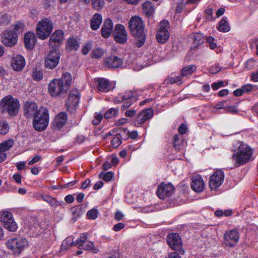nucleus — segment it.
I'll return each instance as SVG.
<instances>
[{
  "label": "nucleus",
  "instance_id": "obj_1",
  "mask_svg": "<svg viewBox=\"0 0 258 258\" xmlns=\"http://www.w3.org/2000/svg\"><path fill=\"white\" fill-rule=\"evenodd\" d=\"M71 75L65 72L59 79L52 80L48 86V92L54 97H60L66 95L69 91L72 84Z\"/></svg>",
  "mask_w": 258,
  "mask_h": 258
},
{
  "label": "nucleus",
  "instance_id": "obj_2",
  "mask_svg": "<svg viewBox=\"0 0 258 258\" xmlns=\"http://www.w3.org/2000/svg\"><path fill=\"white\" fill-rule=\"evenodd\" d=\"M128 28L132 35L136 39L137 46L138 47H142L146 38L145 26L142 19L138 16L132 17L128 22Z\"/></svg>",
  "mask_w": 258,
  "mask_h": 258
},
{
  "label": "nucleus",
  "instance_id": "obj_3",
  "mask_svg": "<svg viewBox=\"0 0 258 258\" xmlns=\"http://www.w3.org/2000/svg\"><path fill=\"white\" fill-rule=\"evenodd\" d=\"M238 145V151L233 155V159L236 166L243 165L249 162L252 154V149L249 146L242 142H236Z\"/></svg>",
  "mask_w": 258,
  "mask_h": 258
},
{
  "label": "nucleus",
  "instance_id": "obj_4",
  "mask_svg": "<svg viewBox=\"0 0 258 258\" xmlns=\"http://www.w3.org/2000/svg\"><path fill=\"white\" fill-rule=\"evenodd\" d=\"M49 121L48 111L46 107H40L39 113L33 118V126L37 131L45 130L48 126Z\"/></svg>",
  "mask_w": 258,
  "mask_h": 258
},
{
  "label": "nucleus",
  "instance_id": "obj_5",
  "mask_svg": "<svg viewBox=\"0 0 258 258\" xmlns=\"http://www.w3.org/2000/svg\"><path fill=\"white\" fill-rule=\"evenodd\" d=\"M3 111H7L9 115L14 116L18 112L19 101L16 98L11 96H7L2 99L1 102Z\"/></svg>",
  "mask_w": 258,
  "mask_h": 258
},
{
  "label": "nucleus",
  "instance_id": "obj_6",
  "mask_svg": "<svg viewBox=\"0 0 258 258\" xmlns=\"http://www.w3.org/2000/svg\"><path fill=\"white\" fill-rule=\"evenodd\" d=\"M53 24L51 20L45 18L38 22L36 27V35L42 40L48 37L52 32Z\"/></svg>",
  "mask_w": 258,
  "mask_h": 258
},
{
  "label": "nucleus",
  "instance_id": "obj_7",
  "mask_svg": "<svg viewBox=\"0 0 258 258\" xmlns=\"http://www.w3.org/2000/svg\"><path fill=\"white\" fill-rule=\"evenodd\" d=\"M60 56L59 50L56 48H52L45 57V67L49 69L55 68L59 63Z\"/></svg>",
  "mask_w": 258,
  "mask_h": 258
},
{
  "label": "nucleus",
  "instance_id": "obj_8",
  "mask_svg": "<svg viewBox=\"0 0 258 258\" xmlns=\"http://www.w3.org/2000/svg\"><path fill=\"white\" fill-rule=\"evenodd\" d=\"M0 219L4 227L9 231L14 232L17 229V224L15 222L11 212L8 211L1 212Z\"/></svg>",
  "mask_w": 258,
  "mask_h": 258
},
{
  "label": "nucleus",
  "instance_id": "obj_9",
  "mask_svg": "<svg viewBox=\"0 0 258 258\" xmlns=\"http://www.w3.org/2000/svg\"><path fill=\"white\" fill-rule=\"evenodd\" d=\"M8 247L15 253L19 254L28 245V241L25 238H12L7 242Z\"/></svg>",
  "mask_w": 258,
  "mask_h": 258
},
{
  "label": "nucleus",
  "instance_id": "obj_10",
  "mask_svg": "<svg viewBox=\"0 0 258 258\" xmlns=\"http://www.w3.org/2000/svg\"><path fill=\"white\" fill-rule=\"evenodd\" d=\"M169 24L168 21L163 20L160 23V28L156 34V38L158 42L164 43L166 42L170 36L169 31Z\"/></svg>",
  "mask_w": 258,
  "mask_h": 258
},
{
  "label": "nucleus",
  "instance_id": "obj_11",
  "mask_svg": "<svg viewBox=\"0 0 258 258\" xmlns=\"http://www.w3.org/2000/svg\"><path fill=\"white\" fill-rule=\"evenodd\" d=\"M166 240L169 247L175 251L181 250L182 254L184 251L181 250L182 241L179 234L176 233H172L168 234L166 237Z\"/></svg>",
  "mask_w": 258,
  "mask_h": 258
},
{
  "label": "nucleus",
  "instance_id": "obj_12",
  "mask_svg": "<svg viewBox=\"0 0 258 258\" xmlns=\"http://www.w3.org/2000/svg\"><path fill=\"white\" fill-rule=\"evenodd\" d=\"M224 174L221 170H218L210 176L209 186L211 189H215L219 187L223 183Z\"/></svg>",
  "mask_w": 258,
  "mask_h": 258
},
{
  "label": "nucleus",
  "instance_id": "obj_13",
  "mask_svg": "<svg viewBox=\"0 0 258 258\" xmlns=\"http://www.w3.org/2000/svg\"><path fill=\"white\" fill-rule=\"evenodd\" d=\"M113 36L116 42L121 44L125 43L127 40V34L125 27L121 24H117L115 27Z\"/></svg>",
  "mask_w": 258,
  "mask_h": 258
},
{
  "label": "nucleus",
  "instance_id": "obj_14",
  "mask_svg": "<svg viewBox=\"0 0 258 258\" xmlns=\"http://www.w3.org/2000/svg\"><path fill=\"white\" fill-rule=\"evenodd\" d=\"M40 108H38L37 104L33 102H26L24 106V116L27 118H33L39 113Z\"/></svg>",
  "mask_w": 258,
  "mask_h": 258
},
{
  "label": "nucleus",
  "instance_id": "obj_15",
  "mask_svg": "<svg viewBox=\"0 0 258 258\" xmlns=\"http://www.w3.org/2000/svg\"><path fill=\"white\" fill-rule=\"evenodd\" d=\"M239 233L235 230L227 231L225 232L224 238L226 246L233 247L239 240Z\"/></svg>",
  "mask_w": 258,
  "mask_h": 258
},
{
  "label": "nucleus",
  "instance_id": "obj_16",
  "mask_svg": "<svg viewBox=\"0 0 258 258\" xmlns=\"http://www.w3.org/2000/svg\"><path fill=\"white\" fill-rule=\"evenodd\" d=\"M174 187L170 183H161L158 187L157 195L160 199H165L166 197L170 196L173 192Z\"/></svg>",
  "mask_w": 258,
  "mask_h": 258
},
{
  "label": "nucleus",
  "instance_id": "obj_17",
  "mask_svg": "<svg viewBox=\"0 0 258 258\" xmlns=\"http://www.w3.org/2000/svg\"><path fill=\"white\" fill-rule=\"evenodd\" d=\"M17 40V36L15 32L9 31L3 34L2 42L5 46L12 47L16 44Z\"/></svg>",
  "mask_w": 258,
  "mask_h": 258
},
{
  "label": "nucleus",
  "instance_id": "obj_18",
  "mask_svg": "<svg viewBox=\"0 0 258 258\" xmlns=\"http://www.w3.org/2000/svg\"><path fill=\"white\" fill-rule=\"evenodd\" d=\"M78 244L77 246L80 249H84L87 250L92 249L94 246V243L88 240V234L86 233H82L78 238Z\"/></svg>",
  "mask_w": 258,
  "mask_h": 258
},
{
  "label": "nucleus",
  "instance_id": "obj_19",
  "mask_svg": "<svg viewBox=\"0 0 258 258\" xmlns=\"http://www.w3.org/2000/svg\"><path fill=\"white\" fill-rule=\"evenodd\" d=\"M67 114L64 112H60L52 121V128L54 130H60L66 123Z\"/></svg>",
  "mask_w": 258,
  "mask_h": 258
},
{
  "label": "nucleus",
  "instance_id": "obj_20",
  "mask_svg": "<svg viewBox=\"0 0 258 258\" xmlns=\"http://www.w3.org/2000/svg\"><path fill=\"white\" fill-rule=\"evenodd\" d=\"M64 39L63 33L61 30H57L50 36L49 44L52 48H56L58 44L61 43Z\"/></svg>",
  "mask_w": 258,
  "mask_h": 258
},
{
  "label": "nucleus",
  "instance_id": "obj_21",
  "mask_svg": "<svg viewBox=\"0 0 258 258\" xmlns=\"http://www.w3.org/2000/svg\"><path fill=\"white\" fill-rule=\"evenodd\" d=\"M204 186V180L201 176L197 175L192 176L191 187L193 190L200 192L203 191Z\"/></svg>",
  "mask_w": 258,
  "mask_h": 258
},
{
  "label": "nucleus",
  "instance_id": "obj_22",
  "mask_svg": "<svg viewBox=\"0 0 258 258\" xmlns=\"http://www.w3.org/2000/svg\"><path fill=\"white\" fill-rule=\"evenodd\" d=\"M154 112L152 109L148 108L143 110L137 117V122L139 124H143L146 121L151 119L153 116Z\"/></svg>",
  "mask_w": 258,
  "mask_h": 258
},
{
  "label": "nucleus",
  "instance_id": "obj_23",
  "mask_svg": "<svg viewBox=\"0 0 258 258\" xmlns=\"http://www.w3.org/2000/svg\"><path fill=\"white\" fill-rule=\"evenodd\" d=\"M113 29V22L111 19H107L105 20L101 29V34L103 37L108 38L112 33Z\"/></svg>",
  "mask_w": 258,
  "mask_h": 258
},
{
  "label": "nucleus",
  "instance_id": "obj_24",
  "mask_svg": "<svg viewBox=\"0 0 258 258\" xmlns=\"http://www.w3.org/2000/svg\"><path fill=\"white\" fill-rule=\"evenodd\" d=\"M25 66V60L22 56L17 55L13 58L11 66L14 71H21Z\"/></svg>",
  "mask_w": 258,
  "mask_h": 258
},
{
  "label": "nucleus",
  "instance_id": "obj_25",
  "mask_svg": "<svg viewBox=\"0 0 258 258\" xmlns=\"http://www.w3.org/2000/svg\"><path fill=\"white\" fill-rule=\"evenodd\" d=\"M97 83V88L99 91L107 92L111 89L109 81L104 78H97L96 80Z\"/></svg>",
  "mask_w": 258,
  "mask_h": 258
},
{
  "label": "nucleus",
  "instance_id": "obj_26",
  "mask_svg": "<svg viewBox=\"0 0 258 258\" xmlns=\"http://www.w3.org/2000/svg\"><path fill=\"white\" fill-rule=\"evenodd\" d=\"M105 63L108 67L111 68H117L122 65V60L117 56H111L106 58Z\"/></svg>",
  "mask_w": 258,
  "mask_h": 258
},
{
  "label": "nucleus",
  "instance_id": "obj_27",
  "mask_svg": "<svg viewBox=\"0 0 258 258\" xmlns=\"http://www.w3.org/2000/svg\"><path fill=\"white\" fill-rule=\"evenodd\" d=\"M36 41V37L33 32L27 33L24 38L25 46L26 48L31 49L33 48Z\"/></svg>",
  "mask_w": 258,
  "mask_h": 258
},
{
  "label": "nucleus",
  "instance_id": "obj_28",
  "mask_svg": "<svg viewBox=\"0 0 258 258\" xmlns=\"http://www.w3.org/2000/svg\"><path fill=\"white\" fill-rule=\"evenodd\" d=\"M135 101L136 99L134 97V92L132 91L126 92L123 94H120L113 100L114 103H118L125 101Z\"/></svg>",
  "mask_w": 258,
  "mask_h": 258
},
{
  "label": "nucleus",
  "instance_id": "obj_29",
  "mask_svg": "<svg viewBox=\"0 0 258 258\" xmlns=\"http://www.w3.org/2000/svg\"><path fill=\"white\" fill-rule=\"evenodd\" d=\"M72 215V220L76 221L85 212L82 205H79L70 209Z\"/></svg>",
  "mask_w": 258,
  "mask_h": 258
},
{
  "label": "nucleus",
  "instance_id": "obj_30",
  "mask_svg": "<svg viewBox=\"0 0 258 258\" xmlns=\"http://www.w3.org/2000/svg\"><path fill=\"white\" fill-rule=\"evenodd\" d=\"M190 38L192 40L191 47L195 48L202 44L204 42V36L201 33H193L190 35Z\"/></svg>",
  "mask_w": 258,
  "mask_h": 258
},
{
  "label": "nucleus",
  "instance_id": "obj_31",
  "mask_svg": "<svg viewBox=\"0 0 258 258\" xmlns=\"http://www.w3.org/2000/svg\"><path fill=\"white\" fill-rule=\"evenodd\" d=\"M102 21V16L100 14H95L91 21L90 27L93 30H97Z\"/></svg>",
  "mask_w": 258,
  "mask_h": 258
},
{
  "label": "nucleus",
  "instance_id": "obj_32",
  "mask_svg": "<svg viewBox=\"0 0 258 258\" xmlns=\"http://www.w3.org/2000/svg\"><path fill=\"white\" fill-rule=\"evenodd\" d=\"M80 46V43L76 38L70 37L67 42L66 49L69 51L77 50Z\"/></svg>",
  "mask_w": 258,
  "mask_h": 258
},
{
  "label": "nucleus",
  "instance_id": "obj_33",
  "mask_svg": "<svg viewBox=\"0 0 258 258\" xmlns=\"http://www.w3.org/2000/svg\"><path fill=\"white\" fill-rule=\"evenodd\" d=\"M142 7L143 12L146 16H151L154 12V7L150 2L147 1L143 3Z\"/></svg>",
  "mask_w": 258,
  "mask_h": 258
},
{
  "label": "nucleus",
  "instance_id": "obj_34",
  "mask_svg": "<svg viewBox=\"0 0 258 258\" xmlns=\"http://www.w3.org/2000/svg\"><path fill=\"white\" fill-rule=\"evenodd\" d=\"M14 145V140L9 139L0 144V153H5L6 151L10 149Z\"/></svg>",
  "mask_w": 258,
  "mask_h": 258
},
{
  "label": "nucleus",
  "instance_id": "obj_35",
  "mask_svg": "<svg viewBox=\"0 0 258 258\" xmlns=\"http://www.w3.org/2000/svg\"><path fill=\"white\" fill-rule=\"evenodd\" d=\"M217 29L219 31L227 32L230 30V27L225 18H223L220 21Z\"/></svg>",
  "mask_w": 258,
  "mask_h": 258
},
{
  "label": "nucleus",
  "instance_id": "obj_36",
  "mask_svg": "<svg viewBox=\"0 0 258 258\" xmlns=\"http://www.w3.org/2000/svg\"><path fill=\"white\" fill-rule=\"evenodd\" d=\"M77 244H78V238L75 241H73L72 238L68 237L63 241L61 248L62 249H67L70 246H77Z\"/></svg>",
  "mask_w": 258,
  "mask_h": 258
},
{
  "label": "nucleus",
  "instance_id": "obj_37",
  "mask_svg": "<svg viewBox=\"0 0 258 258\" xmlns=\"http://www.w3.org/2000/svg\"><path fill=\"white\" fill-rule=\"evenodd\" d=\"M197 68L195 65H189L183 68L181 70L182 77L187 76L192 74L196 70Z\"/></svg>",
  "mask_w": 258,
  "mask_h": 258
},
{
  "label": "nucleus",
  "instance_id": "obj_38",
  "mask_svg": "<svg viewBox=\"0 0 258 258\" xmlns=\"http://www.w3.org/2000/svg\"><path fill=\"white\" fill-rule=\"evenodd\" d=\"M80 98V93L77 90L71 91L69 94V99L74 103L78 102Z\"/></svg>",
  "mask_w": 258,
  "mask_h": 258
},
{
  "label": "nucleus",
  "instance_id": "obj_39",
  "mask_svg": "<svg viewBox=\"0 0 258 258\" xmlns=\"http://www.w3.org/2000/svg\"><path fill=\"white\" fill-rule=\"evenodd\" d=\"M204 12L206 14V19L207 21H211L214 19V18L213 16V8L211 6H208L204 11Z\"/></svg>",
  "mask_w": 258,
  "mask_h": 258
},
{
  "label": "nucleus",
  "instance_id": "obj_40",
  "mask_svg": "<svg viewBox=\"0 0 258 258\" xmlns=\"http://www.w3.org/2000/svg\"><path fill=\"white\" fill-rule=\"evenodd\" d=\"M118 112V109L117 108H110L104 114V117L106 118H110L111 117H115L117 115Z\"/></svg>",
  "mask_w": 258,
  "mask_h": 258
},
{
  "label": "nucleus",
  "instance_id": "obj_41",
  "mask_svg": "<svg viewBox=\"0 0 258 258\" xmlns=\"http://www.w3.org/2000/svg\"><path fill=\"white\" fill-rule=\"evenodd\" d=\"M104 53V51L102 49L97 48L95 49L92 52V57L94 58H99L102 56Z\"/></svg>",
  "mask_w": 258,
  "mask_h": 258
},
{
  "label": "nucleus",
  "instance_id": "obj_42",
  "mask_svg": "<svg viewBox=\"0 0 258 258\" xmlns=\"http://www.w3.org/2000/svg\"><path fill=\"white\" fill-rule=\"evenodd\" d=\"M33 79L36 81H39L43 78V74L41 71L35 69L32 74Z\"/></svg>",
  "mask_w": 258,
  "mask_h": 258
},
{
  "label": "nucleus",
  "instance_id": "obj_43",
  "mask_svg": "<svg viewBox=\"0 0 258 258\" xmlns=\"http://www.w3.org/2000/svg\"><path fill=\"white\" fill-rule=\"evenodd\" d=\"M98 214V211L97 210L95 209H92L88 211L87 213V216L89 219L94 220L95 219Z\"/></svg>",
  "mask_w": 258,
  "mask_h": 258
},
{
  "label": "nucleus",
  "instance_id": "obj_44",
  "mask_svg": "<svg viewBox=\"0 0 258 258\" xmlns=\"http://www.w3.org/2000/svg\"><path fill=\"white\" fill-rule=\"evenodd\" d=\"M111 144L114 148H117L121 144V140L119 134L115 136L112 138L111 140Z\"/></svg>",
  "mask_w": 258,
  "mask_h": 258
},
{
  "label": "nucleus",
  "instance_id": "obj_45",
  "mask_svg": "<svg viewBox=\"0 0 258 258\" xmlns=\"http://www.w3.org/2000/svg\"><path fill=\"white\" fill-rule=\"evenodd\" d=\"M103 0H92V4L94 9L96 10H100L104 6Z\"/></svg>",
  "mask_w": 258,
  "mask_h": 258
},
{
  "label": "nucleus",
  "instance_id": "obj_46",
  "mask_svg": "<svg viewBox=\"0 0 258 258\" xmlns=\"http://www.w3.org/2000/svg\"><path fill=\"white\" fill-rule=\"evenodd\" d=\"M243 92L244 93H249L252 90H256L257 88L255 85L251 84H246L243 85L242 87Z\"/></svg>",
  "mask_w": 258,
  "mask_h": 258
},
{
  "label": "nucleus",
  "instance_id": "obj_47",
  "mask_svg": "<svg viewBox=\"0 0 258 258\" xmlns=\"http://www.w3.org/2000/svg\"><path fill=\"white\" fill-rule=\"evenodd\" d=\"M256 61L253 59H249L245 63V68L249 70L254 68L256 66Z\"/></svg>",
  "mask_w": 258,
  "mask_h": 258
},
{
  "label": "nucleus",
  "instance_id": "obj_48",
  "mask_svg": "<svg viewBox=\"0 0 258 258\" xmlns=\"http://www.w3.org/2000/svg\"><path fill=\"white\" fill-rule=\"evenodd\" d=\"M100 176L102 177V178L104 181H108L110 180L112 178L113 173L110 171L107 172L105 173L102 172L100 174Z\"/></svg>",
  "mask_w": 258,
  "mask_h": 258
},
{
  "label": "nucleus",
  "instance_id": "obj_49",
  "mask_svg": "<svg viewBox=\"0 0 258 258\" xmlns=\"http://www.w3.org/2000/svg\"><path fill=\"white\" fill-rule=\"evenodd\" d=\"M9 130V126L7 123L4 122L0 124V134L2 135L6 134Z\"/></svg>",
  "mask_w": 258,
  "mask_h": 258
},
{
  "label": "nucleus",
  "instance_id": "obj_50",
  "mask_svg": "<svg viewBox=\"0 0 258 258\" xmlns=\"http://www.w3.org/2000/svg\"><path fill=\"white\" fill-rule=\"evenodd\" d=\"M207 42L209 44V47L212 49H214L217 47V44L214 42V38L213 37L209 36L207 38Z\"/></svg>",
  "mask_w": 258,
  "mask_h": 258
},
{
  "label": "nucleus",
  "instance_id": "obj_51",
  "mask_svg": "<svg viewBox=\"0 0 258 258\" xmlns=\"http://www.w3.org/2000/svg\"><path fill=\"white\" fill-rule=\"evenodd\" d=\"M92 47V44L90 42L86 43L82 48V53L83 54H87Z\"/></svg>",
  "mask_w": 258,
  "mask_h": 258
},
{
  "label": "nucleus",
  "instance_id": "obj_52",
  "mask_svg": "<svg viewBox=\"0 0 258 258\" xmlns=\"http://www.w3.org/2000/svg\"><path fill=\"white\" fill-rule=\"evenodd\" d=\"M221 70V68L219 67V64H215L210 67L209 69V72L211 74H216L220 72Z\"/></svg>",
  "mask_w": 258,
  "mask_h": 258
},
{
  "label": "nucleus",
  "instance_id": "obj_53",
  "mask_svg": "<svg viewBox=\"0 0 258 258\" xmlns=\"http://www.w3.org/2000/svg\"><path fill=\"white\" fill-rule=\"evenodd\" d=\"M103 118V115L101 114H97L95 116L94 119L92 121V123L95 125L98 124Z\"/></svg>",
  "mask_w": 258,
  "mask_h": 258
},
{
  "label": "nucleus",
  "instance_id": "obj_54",
  "mask_svg": "<svg viewBox=\"0 0 258 258\" xmlns=\"http://www.w3.org/2000/svg\"><path fill=\"white\" fill-rule=\"evenodd\" d=\"M224 86V82L222 81L214 83L212 84V88L214 90H216L220 87Z\"/></svg>",
  "mask_w": 258,
  "mask_h": 258
},
{
  "label": "nucleus",
  "instance_id": "obj_55",
  "mask_svg": "<svg viewBox=\"0 0 258 258\" xmlns=\"http://www.w3.org/2000/svg\"><path fill=\"white\" fill-rule=\"evenodd\" d=\"M123 102H124V103L121 107L122 110H125V109H127L129 107H130L133 104V103L135 101H132V100H131L130 101H125Z\"/></svg>",
  "mask_w": 258,
  "mask_h": 258
},
{
  "label": "nucleus",
  "instance_id": "obj_56",
  "mask_svg": "<svg viewBox=\"0 0 258 258\" xmlns=\"http://www.w3.org/2000/svg\"><path fill=\"white\" fill-rule=\"evenodd\" d=\"M24 25L22 23H18L15 26V31L16 32H21L23 31Z\"/></svg>",
  "mask_w": 258,
  "mask_h": 258
},
{
  "label": "nucleus",
  "instance_id": "obj_57",
  "mask_svg": "<svg viewBox=\"0 0 258 258\" xmlns=\"http://www.w3.org/2000/svg\"><path fill=\"white\" fill-rule=\"evenodd\" d=\"M124 224L123 223H118L114 225L113 230L115 231H118L124 227Z\"/></svg>",
  "mask_w": 258,
  "mask_h": 258
},
{
  "label": "nucleus",
  "instance_id": "obj_58",
  "mask_svg": "<svg viewBox=\"0 0 258 258\" xmlns=\"http://www.w3.org/2000/svg\"><path fill=\"white\" fill-rule=\"evenodd\" d=\"M179 139V136L178 135H174L173 137V146L176 149H179L178 141Z\"/></svg>",
  "mask_w": 258,
  "mask_h": 258
},
{
  "label": "nucleus",
  "instance_id": "obj_59",
  "mask_svg": "<svg viewBox=\"0 0 258 258\" xmlns=\"http://www.w3.org/2000/svg\"><path fill=\"white\" fill-rule=\"evenodd\" d=\"M186 131L187 126L183 123L181 124L178 128V132L181 135L185 134Z\"/></svg>",
  "mask_w": 258,
  "mask_h": 258
},
{
  "label": "nucleus",
  "instance_id": "obj_60",
  "mask_svg": "<svg viewBox=\"0 0 258 258\" xmlns=\"http://www.w3.org/2000/svg\"><path fill=\"white\" fill-rule=\"evenodd\" d=\"M48 203L52 207H56L60 205L59 202L56 200L55 198H51V199L48 201Z\"/></svg>",
  "mask_w": 258,
  "mask_h": 258
},
{
  "label": "nucleus",
  "instance_id": "obj_61",
  "mask_svg": "<svg viewBox=\"0 0 258 258\" xmlns=\"http://www.w3.org/2000/svg\"><path fill=\"white\" fill-rule=\"evenodd\" d=\"M74 198L73 195H69L64 198V201L66 202L69 204H71L73 203L74 201Z\"/></svg>",
  "mask_w": 258,
  "mask_h": 258
},
{
  "label": "nucleus",
  "instance_id": "obj_62",
  "mask_svg": "<svg viewBox=\"0 0 258 258\" xmlns=\"http://www.w3.org/2000/svg\"><path fill=\"white\" fill-rule=\"evenodd\" d=\"M136 112V111L135 110H128L125 112L124 115L126 116L132 117L135 115Z\"/></svg>",
  "mask_w": 258,
  "mask_h": 258
},
{
  "label": "nucleus",
  "instance_id": "obj_63",
  "mask_svg": "<svg viewBox=\"0 0 258 258\" xmlns=\"http://www.w3.org/2000/svg\"><path fill=\"white\" fill-rule=\"evenodd\" d=\"M123 218V214L120 211H117L115 214L114 218L117 221L121 220Z\"/></svg>",
  "mask_w": 258,
  "mask_h": 258
},
{
  "label": "nucleus",
  "instance_id": "obj_64",
  "mask_svg": "<svg viewBox=\"0 0 258 258\" xmlns=\"http://www.w3.org/2000/svg\"><path fill=\"white\" fill-rule=\"evenodd\" d=\"M165 258H181L180 255L176 252H170Z\"/></svg>",
  "mask_w": 258,
  "mask_h": 258
}]
</instances>
